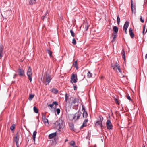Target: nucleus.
I'll return each instance as SVG.
<instances>
[{"label":"nucleus","mask_w":147,"mask_h":147,"mask_svg":"<svg viewBox=\"0 0 147 147\" xmlns=\"http://www.w3.org/2000/svg\"><path fill=\"white\" fill-rule=\"evenodd\" d=\"M75 144V143L74 141H73L72 143H71L70 144V145L71 146L74 147V145Z\"/></svg>","instance_id":"nucleus-42"},{"label":"nucleus","mask_w":147,"mask_h":147,"mask_svg":"<svg viewBox=\"0 0 147 147\" xmlns=\"http://www.w3.org/2000/svg\"><path fill=\"white\" fill-rule=\"evenodd\" d=\"M69 95L67 94V93H66L65 94V101L67 103H70V101H69Z\"/></svg>","instance_id":"nucleus-15"},{"label":"nucleus","mask_w":147,"mask_h":147,"mask_svg":"<svg viewBox=\"0 0 147 147\" xmlns=\"http://www.w3.org/2000/svg\"><path fill=\"white\" fill-rule=\"evenodd\" d=\"M145 58L146 59H147V54H146L145 56Z\"/></svg>","instance_id":"nucleus-56"},{"label":"nucleus","mask_w":147,"mask_h":147,"mask_svg":"<svg viewBox=\"0 0 147 147\" xmlns=\"http://www.w3.org/2000/svg\"><path fill=\"white\" fill-rule=\"evenodd\" d=\"M127 29H126V30H123L125 31V33L126 34H127Z\"/></svg>","instance_id":"nucleus-55"},{"label":"nucleus","mask_w":147,"mask_h":147,"mask_svg":"<svg viewBox=\"0 0 147 147\" xmlns=\"http://www.w3.org/2000/svg\"><path fill=\"white\" fill-rule=\"evenodd\" d=\"M127 99L129 100H131V99L130 96L129 95L128 96H127Z\"/></svg>","instance_id":"nucleus-51"},{"label":"nucleus","mask_w":147,"mask_h":147,"mask_svg":"<svg viewBox=\"0 0 147 147\" xmlns=\"http://www.w3.org/2000/svg\"><path fill=\"white\" fill-rule=\"evenodd\" d=\"M88 121V120L87 119H86L84 120L83 123L82 125L81 126L80 128H83L84 127H86V123Z\"/></svg>","instance_id":"nucleus-12"},{"label":"nucleus","mask_w":147,"mask_h":147,"mask_svg":"<svg viewBox=\"0 0 147 147\" xmlns=\"http://www.w3.org/2000/svg\"><path fill=\"white\" fill-rule=\"evenodd\" d=\"M115 65L116 66H117V67H118L119 66V64L117 62H116Z\"/></svg>","instance_id":"nucleus-49"},{"label":"nucleus","mask_w":147,"mask_h":147,"mask_svg":"<svg viewBox=\"0 0 147 147\" xmlns=\"http://www.w3.org/2000/svg\"><path fill=\"white\" fill-rule=\"evenodd\" d=\"M91 135V131H89L88 132V136L86 137V138H87L88 137L89 138L90 137Z\"/></svg>","instance_id":"nucleus-37"},{"label":"nucleus","mask_w":147,"mask_h":147,"mask_svg":"<svg viewBox=\"0 0 147 147\" xmlns=\"http://www.w3.org/2000/svg\"><path fill=\"white\" fill-rule=\"evenodd\" d=\"M114 100H115V102L116 103H117V104H119V103H118V99H117L116 98H115L114 99Z\"/></svg>","instance_id":"nucleus-47"},{"label":"nucleus","mask_w":147,"mask_h":147,"mask_svg":"<svg viewBox=\"0 0 147 147\" xmlns=\"http://www.w3.org/2000/svg\"><path fill=\"white\" fill-rule=\"evenodd\" d=\"M46 113H42V119L46 118Z\"/></svg>","instance_id":"nucleus-36"},{"label":"nucleus","mask_w":147,"mask_h":147,"mask_svg":"<svg viewBox=\"0 0 147 147\" xmlns=\"http://www.w3.org/2000/svg\"><path fill=\"white\" fill-rule=\"evenodd\" d=\"M82 110H84H84H85L84 107L82 106Z\"/></svg>","instance_id":"nucleus-57"},{"label":"nucleus","mask_w":147,"mask_h":147,"mask_svg":"<svg viewBox=\"0 0 147 147\" xmlns=\"http://www.w3.org/2000/svg\"><path fill=\"white\" fill-rule=\"evenodd\" d=\"M37 132L36 131H34L33 134L32 135V138L33 140L34 141V142H35V138H36V134H37Z\"/></svg>","instance_id":"nucleus-21"},{"label":"nucleus","mask_w":147,"mask_h":147,"mask_svg":"<svg viewBox=\"0 0 147 147\" xmlns=\"http://www.w3.org/2000/svg\"><path fill=\"white\" fill-rule=\"evenodd\" d=\"M77 86L76 85L74 86V90H76L77 89Z\"/></svg>","instance_id":"nucleus-50"},{"label":"nucleus","mask_w":147,"mask_h":147,"mask_svg":"<svg viewBox=\"0 0 147 147\" xmlns=\"http://www.w3.org/2000/svg\"><path fill=\"white\" fill-rule=\"evenodd\" d=\"M17 76V74H14V75L13 76V78H15Z\"/></svg>","instance_id":"nucleus-54"},{"label":"nucleus","mask_w":147,"mask_h":147,"mask_svg":"<svg viewBox=\"0 0 147 147\" xmlns=\"http://www.w3.org/2000/svg\"><path fill=\"white\" fill-rule=\"evenodd\" d=\"M103 120V118L101 115L99 116V119H98L96 122L95 123V126L96 127H98L99 126L101 127L102 126V122Z\"/></svg>","instance_id":"nucleus-2"},{"label":"nucleus","mask_w":147,"mask_h":147,"mask_svg":"<svg viewBox=\"0 0 147 147\" xmlns=\"http://www.w3.org/2000/svg\"><path fill=\"white\" fill-rule=\"evenodd\" d=\"M106 125L108 129L110 130L112 129L113 125L110 120H107L106 123Z\"/></svg>","instance_id":"nucleus-8"},{"label":"nucleus","mask_w":147,"mask_h":147,"mask_svg":"<svg viewBox=\"0 0 147 147\" xmlns=\"http://www.w3.org/2000/svg\"><path fill=\"white\" fill-rule=\"evenodd\" d=\"M56 111L57 113V114L59 115L60 113V109L59 108H57L56 110Z\"/></svg>","instance_id":"nucleus-39"},{"label":"nucleus","mask_w":147,"mask_h":147,"mask_svg":"<svg viewBox=\"0 0 147 147\" xmlns=\"http://www.w3.org/2000/svg\"><path fill=\"white\" fill-rule=\"evenodd\" d=\"M70 129L72 131H74V125L73 123H71L69 125Z\"/></svg>","instance_id":"nucleus-26"},{"label":"nucleus","mask_w":147,"mask_h":147,"mask_svg":"<svg viewBox=\"0 0 147 147\" xmlns=\"http://www.w3.org/2000/svg\"><path fill=\"white\" fill-rule=\"evenodd\" d=\"M133 30L131 28H130L129 29V33L131 37L132 38H133L134 36V34L132 32Z\"/></svg>","instance_id":"nucleus-16"},{"label":"nucleus","mask_w":147,"mask_h":147,"mask_svg":"<svg viewBox=\"0 0 147 147\" xmlns=\"http://www.w3.org/2000/svg\"><path fill=\"white\" fill-rule=\"evenodd\" d=\"M55 127L59 131H63L64 127V125L63 120L61 119H59L57 120L54 123Z\"/></svg>","instance_id":"nucleus-1"},{"label":"nucleus","mask_w":147,"mask_h":147,"mask_svg":"<svg viewBox=\"0 0 147 147\" xmlns=\"http://www.w3.org/2000/svg\"><path fill=\"white\" fill-rule=\"evenodd\" d=\"M78 99L74 97V99L72 102H71V104L72 105L75 104L76 103H78Z\"/></svg>","instance_id":"nucleus-17"},{"label":"nucleus","mask_w":147,"mask_h":147,"mask_svg":"<svg viewBox=\"0 0 147 147\" xmlns=\"http://www.w3.org/2000/svg\"><path fill=\"white\" fill-rule=\"evenodd\" d=\"M36 0H30L29 4L30 5H32L36 3Z\"/></svg>","instance_id":"nucleus-25"},{"label":"nucleus","mask_w":147,"mask_h":147,"mask_svg":"<svg viewBox=\"0 0 147 147\" xmlns=\"http://www.w3.org/2000/svg\"><path fill=\"white\" fill-rule=\"evenodd\" d=\"M74 97L71 96L69 98L70 103H71V101L72 102L73 100V99H74Z\"/></svg>","instance_id":"nucleus-43"},{"label":"nucleus","mask_w":147,"mask_h":147,"mask_svg":"<svg viewBox=\"0 0 147 147\" xmlns=\"http://www.w3.org/2000/svg\"><path fill=\"white\" fill-rule=\"evenodd\" d=\"M70 32L71 34V36L73 37H74L75 36V35H74V32L72 30H71L70 31Z\"/></svg>","instance_id":"nucleus-41"},{"label":"nucleus","mask_w":147,"mask_h":147,"mask_svg":"<svg viewBox=\"0 0 147 147\" xmlns=\"http://www.w3.org/2000/svg\"><path fill=\"white\" fill-rule=\"evenodd\" d=\"M83 117L86 118L88 116L87 113L85 110L84 111L83 113Z\"/></svg>","instance_id":"nucleus-23"},{"label":"nucleus","mask_w":147,"mask_h":147,"mask_svg":"<svg viewBox=\"0 0 147 147\" xmlns=\"http://www.w3.org/2000/svg\"><path fill=\"white\" fill-rule=\"evenodd\" d=\"M111 67L113 68V69L114 70L116 67H117V66H116L115 64L113 65L112 64L111 65Z\"/></svg>","instance_id":"nucleus-38"},{"label":"nucleus","mask_w":147,"mask_h":147,"mask_svg":"<svg viewBox=\"0 0 147 147\" xmlns=\"http://www.w3.org/2000/svg\"><path fill=\"white\" fill-rule=\"evenodd\" d=\"M146 3H147V0L146 1Z\"/></svg>","instance_id":"nucleus-60"},{"label":"nucleus","mask_w":147,"mask_h":147,"mask_svg":"<svg viewBox=\"0 0 147 147\" xmlns=\"http://www.w3.org/2000/svg\"><path fill=\"white\" fill-rule=\"evenodd\" d=\"M114 34L113 36V39L112 41V43L114 42L116 38V36L117 35V34H116V33H113Z\"/></svg>","instance_id":"nucleus-22"},{"label":"nucleus","mask_w":147,"mask_h":147,"mask_svg":"<svg viewBox=\"0 0 147 147\" xmlns=\"http://www.w3.org/2000/svg\"><path fill=\"white\" fill-rule=\"evenodd\" d=\"M73 147H77V146H74Z\"/></svg>","instance_id":"nucleus-58"},{"label":"nucleus","mask_w":147,"mask_h":147,"mask_svg":"<svg viewBox=\"0 0 147 147\" xmlns=\"http://www.w3.org/2000/svg\"><path fill=\"white\" fill-rule=\"evenodd\" d=\"M117 69L118 70L119 72L121 73V68H120V66H119L118 67H117Z\"/></svg>","instance_id":"nucleus-46"},{"label":"nucleus","mask_w":147,"mask_h":147,"mask_svg":"<svg viewBox=\"0 0 147 147\" xmlns=\"http://www.w3.org/2000/svg\"><path fill=\"white\" fill-rule=\"evenodd\" d=\"M69 119L71 121L74 120L75 121L74 117V114H69L68 115Z\"/></svg>","instance_id":"nucleus-11"},{"label":"nucleus","mask_w":147,"mask_h":147,"mask_svg":"<svg viewBox=\"0 0 147 147\" xmlns=\"http://www.w3.org/2000/svg\"><path fill=\"white\" fill-rule=\"evenodd\" d=\"M77 61H76L73 63V66L76 67V69H78V66L77 65Z\"/></svg>","instance_id":"nucleus-29"},{"label":"nucleus","mask_w":147,"mask_h":147,"mask_svg":"<svg viewBox=\"0 0 147 147\" xmlns=\"http://www.w3.org/2000/svg\"><path fill=\"white\" fill-rule=\"evenodd\" d=\"M81 112L80 111H78L76 113L74 114V117L75 121H76L77 120H78L80 116H81Z\"/></svg>","instance_id":"nucleus-5"},{"label":"nucleus","mask_w":147,"mask_h":147,"mask_svg":"<svg viewBox=\"0 0 147 147\" xmlns=\"http://www.w3.org/2000/svg\"><path fill=\"white\" fill-rule=\"evenodd\" d=\"M140 20L142 23H143L144 22V20L142 18V17L141 16H140Z\"/></svg>","instance_id":"nucleus-44"},{"label":"nucleus","mask_w":147,"mask_h":147,"mask_svg":"<svg viewBox=\"0 0 147 147\" xmlns=\"http://www.w3.org/2000/svg\"><path fill=\"white\" fill-rule=\"evenodd\" d=\"M47 53L49 54L50 57H51L52 56V52L51 51H50L49 50H47Z\"/></svg>","instance_id":"nucleus-32"},{"label":"nucleus","mask_w":147,"mask_h":147,"mask_svg":"<svg viewBox=\"0 0 147 147\" xmlns=\"http://www.w3.org/2000/svg\"><path fill=\"white\" fill-rule=\"evenodd\" d=\"M113 31L114 32L113 33H116V34H117L118 31V28L116 26H114L113 28Z\"/></svg>","instance_id":"nucleus-20"},{"label":"nucleus","mask_w":147,"mask_h":147,"mask_svg":"<svg viewBox=\"0 0 147 147\" xmlns=\"http://www.w3.org/2000/svg\"><path fill=\"white\" fill-rule=\"evenodd\" d=\"M143 30H145L146 26L145 25H143Z\"/></svg>","instance_id":"nucleus-52"},{"label":"nucleus","mask_w":147,"mask_h":147,"mask_svg":"<svg viewBox=\"0 0 147 147\" xmlns=\"http://www.w3.org/2000/svg\"><path fill=\"white\" fill-rule=\"evenodd\" d=\"M53 106H54V105L52 103V104H50L49 105H48V107H50L51 108H53Z\"/></svg>","instance_id":"nucleus-45"},{"label":"nucleus","mask_w":147,"mask_h":147,"mask_svg":"<svg viewBox=\"0 0 147 147\" xmlns=\"http://www.w3.org/2000/svg\"><path fill=\"white\" fill-rule=\"evenodd\" d=\"M84 27V29L86 31H87L88 30V24H85Z\"/></svg>","instance_id":"nucleus-34"},{"label":"nucleus","mask_w":147,"mask_h":147,"mask_svg":"<svg viewBox=\"0 0 147 147\" xmlns=\"http://www.w3.org/2000/svg\"><path fill=\"white\" fill-rule=\"evenodd\" d=\"M92 73H90V71L88 72L87 74V77L88 78H90L92 77Z\"/></svg>","instance_id":"nucleus-30"},{"label":"nucleus","mask_w":147,"mask_h":147,"mask_svg":"<svg viewBox=\"0 0 147 147\" xmlns=\"http://www.w3.org/2000/svg\"><path fill=\"white\" fill-rule=\"evenodd\" d=\"M117 24L119 25L120 22V18L119 17V15H118L117 16Z\"/></svg>","instance_id":"nucleus-28"},{"label":"nucleus","mask_w":147,"mask_h":147,"mask_svg":"<svg viewBox=\"0 0 147 147\" xmlns=\"http://www.w3.org/2000/svg\"><path fill=\"white\" fill-rule=\"evenodd\" d=\"M27 74L28 77V78L31 82L32 81V69L30 66L28 67V69L27 72Z\"/></svg>","instance_id":"nucleus-3"},{"label":"nucleus","mask_w":147,"mask_h":147,"mask_svg":"<svg viewBox=\"0 0 147 147\" xmlns=\"http://www.w3.org/2000/svg\"><path fill=\"white\" fill-rule=\"evenodd\" d=\"M52 92L55 94H56L58 92V90L57 89L53 88L52 90Z\"/></svg>","instance_id":"nucleus-27"},{"label":"nucleus","mask_w":147,"mask_h":147,"mask_svg":"<svg viewBox=\"0 0 147 147\" xmlns=\"http://www.w3.org/2000/svg\"><path fill=\"white\" fill-rule=\"evenodd\" d=\"M67 140H67L66 139V140H65V141H67Z\"/></svg>","instance_id":"nucleus-59"},{"label":"nucleus","mask_w":147,"mask_h":147,"mask_svg":"<svg viewBox=\"0 0 147 147\" xmlns=\"http://www.w3.org/2000/svg\"><path fill=\"white\" fill-rule=\"evenodd\" d=\"M52 78L50 75L46 74L45 77H44L43 81L45 82V84L47 85L49 84L51 81Z\"/></svg>","instance_id":"nucleus-4"},{"label":"nucleus","mask_w":147,"mask_h":147,"mask_svg":"<svg viewBox=\"0 0 147 147\" xmlns=\"http://www.w3.org/2000/svg\"><path fill=\"white\" fill-rule=\"evenodd\" d=\"M34 111V112L36 113H38V109L36 108L35 106H34L33 108Z\"/></svg>","instance_id":"nucleus-31"},{"label":"nucleus","mask_w":147,"mask_h":147,"mask_svg":"<svg viewBox=\"0 0 147 147\" xmlns=\"http://www.w3.org/2000/svg\"><path fill=\"white\" fill-rule=\"evenodd\" d=\"M3 48L2 45H0V59H1L3 56Z\"/></svg>","instance_id":"nucleus-14"},{"label":"nucleus","mask_w":147,"mask_h":147,"mask_svg":"<svg viewBox=\"0 0 147 147\" xmlns=\"http://www.w3.org/2000/svg\"><path fill=\"white\" fill-rule=\"evenodd\" d=\"M122 54V57L123 58L124 60H125V53L124 49H123Z\"/></svg>","instance_id":"nucleus-24"},{"label":"nucleus","mask_w":147,"mask_h":147,"mask_svg":"<svg viewBox=\"0 0 147 147\" xmlns=\"http://www.w3.org/2000/svg\"><path fill=\"white\" fill-rule=\"evenodd\" d=\"M145 31V30H143L142 34L143 35H144L146 34L145 33H144Z\"/></svg>","instance_id":"nucleus-53"},{"label":"nucleus","mask_w":147,"mask_h":147,"mask_svg":"<svg viewBox=\"0 0 147 147\" xmlns=\"http://www.w3.org/2000/svg\"><path fill=\"white\" fill-rule=\"evenodd\" d=\"M34 95L30 94V95L29 97V100H31L34 97Z\"/></svg>","instance_id":"nucleus-33"},{"label":"nucleus","mask_w":147,"mask_h":147,"mask_svg":"<svg viewBox=\"0 0 147 147\" xmlns=\"http://www.w3.org/2000/svg\"><path fill=\"white\" fill-rule=\"evenodd\" d=\"M129 25V22H128L126 21L123 27V30L127 29Z\"/></svg>","instance_id":"nucleus-13"},{"label":"nucleus","mask_w":147,"mask_h":147,"mask_svg":"<svg viewBox=\"0 0 147 147\" xmlns=\"http://www.w3.org/2000/svg\"><path fill=\"white\" fill-rule=\"evenodd\" d=\"M15 124H13L11 126V127H10V129L11 130H12V131L15 128Z\"/></svg>","instance_id":"nucleus-35"},{"label":"nucleus","mask_w":147,"mask_h":147,"mask_svg":"<svg viewBox=\"0 0 147 147\" xmlns=\"http://www.w3.org/2000/svg\"><path fill=\"white\" fill-rule=\"evenodd\" d=\"M131 9L132 13H135L136 12V9L135 8V6H133V1L132 0H131Z\"/></svg>","instance_id":"nucleus-10"},{"label":"nucleus","mask_w":147,"mask_h":147,"mask_svg":"<svg viewBox=\"0 0 147 147\" xmlns=\"http://www.w3.org/2000/svg\"><path fill=\"white\" fill-rule=\"evenodd\" d=\"M71 81L72 83H76L77 82V76L76 74H72L71 77Z\"/></svg>","instance_id":"nucleus-6"},{"label":"nucleus","mask_w":147,"mask_h":147,"mask_svg":"<svg viewBox=\"0 0 147 147\" xmlns=\"http://www.w3.org/2000/svg\"><path fill=\"white\" fill-rule=\"evenodd\" d=\"M42 120L46 125L48 126L49 125L48 121L46 118L42 119Z\"/></svg>","instance_id":"nucleus-18"},{"label":"nucleus","mask_w":147,"mask_h":147,"mask_svg":"<svg viewBox=\"0 0 147 147\" xmlns=\"http://www.w3.org/2000/svg\"><path fill=\"white\" fill-rule=\"evenodd\" d=\"M18 74L20 76L23 77L25 76V71L23 69L19 68L18 69Z\"/></svg>","instance_id":"nucleus-9"},{"label":"nucleus","mask_w":147,"mask_h":147,"mask_svg":"<svg viewBox=\"0 0 147 147\" xmlns=\"http://www.w3.org/2000/svg\"><path fill=\"white\" fill-rule=\"evenodd\" d=\"M19 139V135L18 133H17L14 138V141L16 142L17 147H18V143Z\"/></svg>","instance_id":"nucleus-7"},{"label":"nucleus","mask_w":147,"mask_h":147,"mask_svg":"<svg viewBox=\"0 0 147 147\" xmlns=\"http://www.w3.org/2000/svg\"><path fill=\"white\" fill-rule=\"evenodd\" d=\"M53 104L54 105H55L56 106H57L58 105V103L56 101H54L53 102Z\"/></svg>","instance_id":"nucleus-48"},{"label":"nucleus","mask_w":147,"mask_h":147,"mask_svg":"<svg viewBox=\"0 0 147 147\" xmlns=\"http://www.w3.org/2000/svg\"><path fill=\"white\" fill-rule=\"evenodd\" d=\"M57 133L56 132H54L51 134H50L49 137L50 139L53 138L55 136H56Z\"/></svg>","instance_id":"nucleus-19"},{"label":"nucleus","mask_w":147,"mask_h":147,"mask_svg":"<svg viewBox=\"0 0 147 147\" xmlns=\"http://www.w3.org/2000/svg\"><path fill=\"white\" fill-rule=\"evenodd\" d=\"M72 43L74 45H75L76 44V40L75 39H73L72 40Z\"/></svg>","instance_id":"nucleus-40"}]
</instances>
